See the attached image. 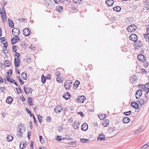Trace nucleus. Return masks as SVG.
<instances>
[{"instance_id": "nucleus-1", "label": "nucleus", "mask_w": 149, "mask_h": 149, "mask_svg": "<svg viewBox=\"0 0 149 149\" xmlns=\"http://www.w3.org/2000/svg\"><path fill=\"white\" fill-rule=\"evenodd\" d=\"M137 29V27L134 24L129 26L127 28V30L129 32L135 31Z\"/></svg>"}, {"instance_id": "nucleus-2", "label": "nucleus", "mask_w": 149, "mask_h": 149, "mask_svg": "<svg viewBox=\"0 0 149 149\" xmlns=\"http://www.w3.org/2000/svg\"><path fill=\"white\" fill-rule=\"evenodd\" d=\"M72 84L71 80H67L66 81V90H69L72 86Z\"/></svg>"}, {"instance_id": "nucleus-3", "label": "nucleus", "mask_w": 149, "mask_h": 149, "mask_svg": "<svg viewBox=\"0 0 149 149\" xmlns=\"http://www.w3.org/2000/svg\"><path fill=\"white\" fill-rule=\"evenodd\" d=\"M130 40L135 42L137 40L138 37L136 35L134 34H131L129 37Z\"/></svg>"}, {"instance_id": "nucleus-4", "label": "nucleus", "mask_w": 149, "mask_h": 149, "mask_svg": "<svg viewBox=\"0 0 149 149\" xmlns=\"http://www.w3.org/2000/svg\"><path fill=\"white\" fill-rule=\"evenodd\" d=\"M31 33V31L29 30L28 28H25L23 31V34L25 36H29Z\"/></svg>"}, {"instance_id": "nucleus-5", "label": "nucleus", "mask_w": 149, "mask_h": 149, "mask_svg": "<svg viewBox=\"0 0 149 149\" xmlns=\"http://www.w3.org/2000/svg\"><path fill=\"white\" fill-rule=\"evenodd\" d=\"M142 94V91L140 89L137 90L135 94V96L136 99H139Z\"/></svg>"}, {"instance_id": "nucleus-6", "label": "nucleus", "mask_w": 149, "mask_h": 149, "mask_svg": "<svg viewBox=\"0 0 149 149\" xmlns=\"http://www.w3.org/2000/svg\"><path fill=\"white\" fill-rule=\"evenodd\" d=\"M73 3L71 0H66V4H67V8H72Z\"/></svg>"}, {"instance_id": "nucleus-7", "label": "nucleus", "mask_w": 149, "mask_h": 149, "mask_svg": "<svg viewBox=\"0 0 149 149\" xmlns=\"http://www.w3.org/2000/svg\"><path fill=\"white\" fill-rule=\"evenodd\" d=\"M24 92L26 94H28L29 93H31L32 91L31 88L26 87L25 86L24 87Z\"/></svg>"}, {"instance_id": "nucleus-8", "label": "nucleus", "mask_w": 149, "mask_h": 149, "mask_svg": "<svg viewBox=\"0 0 149 149\" xmlns=\"http://www.w3.org/2000/svg\"><path fill=\"white\" fill-rule=\"evenodd\" d=\"M12 32V34L15 36H18L20 33L19 31L15 28L13 29Z\"/></svg>"}, {"instance_id": "nucleus-9", "label": "nucleus", "mask_w": 149, "mask_h": 149, "mask_svg": "<svg viewBox=\"0 0 149 149\" xmlns=\"http://www.w3.org/2000/svg\"><path fill=\"white\" fill-rule=\"evenodd\" d=\"M18 36H15L14 38L11 39V42L13 45H14L17 41L19 40V38Z\"/></svg>"}, {"instance_id": "nucleus-10", "label": "nucleus", "mask_w": 149, "mask_h": 149, "mask_svg": "<svg viewBox=\"0 0 149 149\" xmlns=\"http://www.w3.org/2000/svg\"><path fill=\"white\" fill-rule=\"evenodd\" d=\"M85 98V96L84 95L79 96L77 98V101L80 103H82L84 101Z\"/></svg>"}, {"instance_id": "nucleus-11", "label": "nucleus", "mask_w": 149, "mask_h": 149, "mask_svg": "<svg viewBox=\"0 0 149 149\" xmlns=\"http://www.w3.org/2000/svg\"><path fill=\"white\" fill-rule=\"evenodd\" d=\"M146 58V56L142 54H139L137 57L138 59L141 62L143 61L145 59V58Z\"/></svg>"}, {"instance_id": "nucleus-12", "label": "nucleus", "mask_w": 149, "mask_h": 149, "mask_svg": "<svg viewBox=\"0 0 149 149\" xmlns=\"http://www.w3.org/2000/svg\"><path fill=\"white\" fill-rule=\"evenodd\" d=\"M20 58L17 59L16 58H15L14 59V64L15 67L17 68L19 66V63H20Z\"/></svg>"}, {"instance_id": "nucleus-13", "label": "nucleus", "mask_w": 149, "mask_h": 149, "mask_svg": "<svg viewBox=\"0 0 149 149\" xmlns=\"http://www.w3.org/2000/svg\"><path fill=\"white\" fill-rule=\"evenodd\" d=\"M24 124L22 123L19 124L18 126V128L19 130H21V132H24L25 131V127L24 126Z\"/></svg>"}, {"instance_id": "nucleus-14", "label": "nucleus", "mask_w": 149, "mask_h": 149, "mask_svg": "<svg viewBox=\"0 0 149 149\" xmlns=\"http://www.w3.org/2000/svg\"><path fill=\"white\" fill-rule=\"evenodd\" d=\"M88 125L86 123H84L81 126V129L84 131H86L88 129Z\"/></svg>"}, {"instance_id": "nucleus-15", "label": "nucleus", "mask_w": 149, "mask_h": 149, "mask_svg": "<svg viewBox=\"0 0 149 149\" xmlns=\"http://www.w3.org/2000/svg\"><path fill=\"white\" fill-rule=\"evenodd\" d=\"M131 106L133 108L135 109H138L139 108L138 104L134 102H132L131 103Z\"/></svg>"}, {"instance_id": "nucleus-16", "label": "nucleus", "mask_w": 149, "mask_h": 149, "mask_svg": "<svg viewBox=\"0 0 149 149\" xmlns=\"http://www.w3.org/2000/svg\"><path fill=\"white\" fill-rule=\"evenodd\" d=\"M104 135L102 134H100L97 138V139L98 141L105 140V138Z\"/></svg>"}, {"instance_id": "nucleus-17", "label": "nucleus", "mask_w": 149, "mask_h": 149, "mask_svg": "<svg viewBox=\"0 0 149 149\" xmlns=\"http://www.w3.org/2000/svg\"><path fill=\"white\" fill-rule=\"evenodd\" d=\"M105 3L109 6H112L113 4L114 1L113 0H107Z\"/></svg>"}, {"instance_id": "nucleus-18", "label": "nucleus", "mask_w": 149, "mask_h": 149, "mask_svg": "<svg viewBox=\"0 0 149 149\" xmlns=\"http://www.w3.org/2000/svg\"><path fill=\"white\" fill-rule=\"evenodd\" d=\"M13 100V99L12 97L8 96L7 97L6 102L7 103L10 104L12 103Z\"/></svg>"}, {"instance_id": "nucleus-19", "label": "nucleus", "mask_w": 149, "mask_h": 149, "mask_svg": "<svg viewBox=\"0 0 149 149\" xmlns=\"http://www.w3.org/2000/svg\"><path fill=\"white\" fill-rule=\"evenodd\" d=\"M61 107L59 106L56 107L54 109V111L56 113H58L61 112Z\"/></svg>"}, {"instance_id": "nucleus-20", "label": "nucleus", "mask_w": 149, "mask_h": 149, "mask_svg": "<svg viewBox=\"0 0 149 149\" xmlns=\"http://www.w3.org/2000/svg\"><path fill=\"white\" fill-rule=\"evenodd\" d=\"M137 79V77L135 75H133L130 78V81L131 83L133 84L134 82Z\"/></svg>"}, {"instance_id": "nucleus-21", "label": "nucleus", "mask_w": 149, "mask_h": 149, "mask_svg": "<svg viewBox=\"0 0 149 149\" xmlns=\"http://www.w3.org/2000/svg\"><path fill=\"white\" fill-rule=\"evenodd\" d=\"M135 45L136 47H141L142 46L141 42L140 41H136L135 42Z\"/></svg>"}, {"instance_id": "nucleus-22", "label": "nucleus", "mask_w": 149, "mask_h": 149, "mask_svg": "<svg viewBox=\"0 0 149 149\" xmlns=\"http://www.w3.org/2000/svg\"><path fill=\"white\" fill-rule=\"evenodd\" d=\"M139 87L140 88H142L143 90H144L145 91H146L147 93L148 88L146 85L140 84L139 85Z\"/></svg>"}, {"instance_id": "nucleus-23", "label": "nucleus", "mask_w": 149, "mask_h": 149, "mask_svg": "<svg viewBox=\"0 0 149 149\" xmlns=\"http://www.w3.org/2000/svg\"><path fill=\"white\" fill-rule=\"evenodd\" d=\"M123 120L124 123H127L130 122V119L128 117H125L123 118Z\"/></svg>"}, {"instance_id": "nucleus-24", "label": "nucleus", "mask_w": 149, "mask_h": 149, "mask_svg": "<svg viewBox=\"0 0 149 149\" xmlns=\"http://www.w3.org/2000/svg\"><path fill=\"white\" fill-rule=\"evenodd\" d=\"M80 84V82L78 80H76L74 84V89L77 88Z\"/></svg>"}, {"instance_id": "nucleus-25", "label": "nucleus", "mask_w": 149, "mask_h": 149, "mask_svg": "<svg viewBox=\"0 0 149 149\" xmlns=\"http://www.w3.org/2000/svg\"><path fill=\"white\" fill-rule=\"evenodd\" d=\"M144 7L148 10L149 9V3L147 1H144Z\"/></svg>"}, {"instance_id": "nucleus-26", "label": "nucleus", "mask_w": 149, "mask_h": 149, "mask_svg": "<svg viewBox=\"0 0 149 149\" xmlns=\"http://www.w3.org/2000/svg\"><path fill=\"white\" fill-rule=\"evenodd\" d=\"M56 10L57 11L60 12H61L63 11V7L61 6H58L56 7Z\"/></svg>"}, {"instance_id": "nucleus-27", "label": "nucleus", "mask_w": 149, "mask_h": 149, "mask_svg": "<svg viewBox=\"0 0 149 149\" xmlns=\"http://www.w3.org/2000/svg\"><path fill=\"white\" fill-rule=\"evenodd\" d=\"M146 100L144 99H141L138 101V102L141 105H143L145 102V100Z\"/></svg>"}, {"instance_id": "nucleus-28", "label": "nucleus", "mask_w": 149, "mask_h": 149, "mask_svg": "<svg viewBox=\"0 0 149 149\" xmlns=\"http://www.w3.org/2000/svg\"><path fill=\"white\" fill-rule=\"evenodd\" d=\"M109 123V121L108 120H106V121L104 120L103 123H102V125L104 127H106L108 125Z\"/></svg>"}, {"instance_id": "nucleus-29", "label": "nucleus", "mask_w": 149, "mask_h": 149, "mask_svg": "<svg viewBox=\"0 0 149 149\" xmlns=\"http://www.w3.org/2000/svg\"><path fill=\"white\" fill-rule=\"evenodd\" d=\"M23 132H21V130H18L17 136L19 138H21L22 137Z\"/></svg>"}, {"instance_id": "nucleus-30", "label": "nucleus", "mask_w": 149, "mask_h": 149, "mask_svg": "<svg viewBox=\"0 0 149 149\" xmlns=\"http://www.w3.org/2000/svg\"><path fill=\"white\" fill-rule=\"evenodd\" d=\"M11 63L9 60H6L4 61V65L6 67H9L10 66Z\"/></svg>"}, {"instance_id": "nucleus-31", "label": "nucleus", "mask_w": 149, "mask_h": 149, "mask_svg": "<svg viewBox=\"0 0 149 149\" xmlns=\"http://www.w3.org/2000/svg\"><path fill=\"white\" fill-rule=\"evenodd\" d=\"M79 124H77L76 122H74V123L72 125V126L74 129H78L79 127Z\"/></svg>"}, {"instance_id": "nucleus-32", "label": "nucleus", "mask_w": 149, "mask_h": 149, "mask_svg": "<svg viewBox=\"0 0 149 149\" xmlns=\"http://www.w3.org/2000/svg\"><path fill=\"white\" fill-rule=\"evenodd\" d=\"M113 9L114 11L118 12L120 11L121 8L120 6H117L116 7H114L113 8Z\"/></svg>"}, {"instance_id": "nucleus-33", "label": "nucleus", "mask_w": 149, "mask_h": 149, "mask_svg": "<svg viewBox=\"0 0 149 149\" xmlns=\"http://www.w3.org/2000/svg\"><path fill=\"white\" fill-rule=\"evenodd\" d=\"M9 21V26L11 27V28H13L14 27V23L12 20L10 19H8Z\"/></svg>"}, {"instance_id": "nucleus-34", "label": "nucleus", "mask_w": 149, "mask_h": 149, "mask_svg": "<svg viewBox=\"0 0 149 149\" xmlns=\"http://www.w3.org/2000/svg\"><path fill=\"white\" fill-rule=\"evenodd\" d=\"M41 81L43 84H45L46 82V77H45L44 74H42L41 76Z\"/></svg>"}, {"instance_id": "nucleus-35", "label": "nucleus", "mask_w": 149, "mask_h": 149, "mask_svg": "<svg viewBox=\"0 0 149 149\" xmlns=\"http://www.w3.org/2000/svg\"><path fill=\"white\" fill-rule=\"evenodd\" d=\"M22 78L24 80L26 79V74L24 72H22L21 75Z\"/></svg>"}, {"instance_id": "nucleus-36", "label": "nucleus", "mask_w": 149, "mask_h": 149, "mask_svg": "<svg viewBox=\"0 0 149 149\" xmlns=\"http://www.w3.org/2000/svg\"><path fill=\"white\" fill-rule=\"evenodd\" d=\"M143 62L145 68L147 67L148 65V63L147 61H146V59H144Z\"/></svg>"}, {"instance_id": "nucleus-37", "label": "nucleus", "mask_w": 149, "mask_h": 149, "mask_svg": "<svg viewBox=\"0 0 149 149\" xmlns=\"http://www.w3.org/2000/svg\"><path fill=\"white\" fill-rule=\"evenodd\" d=\"M7 139L8 141L10 142L13 140V137L11 135H8L7 137Z\"/></svg>"}, {"instance_id": "nucleus-38", "label": "nucleus", "mask_w": 149, "mask_h": 149, "mask_svg": "<svg viewBox=\"0 0 149 149\" xmlns=\"http://www.w3.org/2000/svg\"><path fill=\"white\" fill-rule=\"evenodd\" d=\"M17 78L19 80L21 85H22L24 83V81L21 79V78L19 76H17Z\"/></svg>"}, {"instance_id": "nucleus-39", "label": "nucleus", "mask_w": 149, "mask_h": 149, "mask_svg": "<svg viewBox=\"0 0 149 149\" xmlns=\"http://www.w3.org/2000/svg\"><path fill=\"white\" fill-rule=\"evenodd\" d=\"M66 96L67 95V97H66V100H68L71 97V95L68 92H66Z\"/></svg>"}, {"instance_id": "nucleus-40", "label": "nucleus", "mask_w": 149, "mask_h": 149, "mask_svg": "<svg viewBox=\"0 0 149 149\" xmlns=\"http://www.w3.org/2000/svg\"><path fill=\"white\" fill-rule=\"evenodd\" d=\"M39 140L41 143H45V140L42 136H39Z\"/></svg>"}, {"instance_id": "nucleus-41", "label": "nucleus", "mask_w": 149, "mask_h": 149, "mask_svg": "<svg viewBox=\"0 0 149 149\" xmlns=\"http://www.w3.org/2000/svg\"><path fill=\"white\" fill-rule=\"evenodd\" d=\"M62 136H57V138L56 139V140L60 141H62V140H64L65 139V137H63L62 138H61V137Z\"/></svg>"}, {"instance_id": "nucleus-42", "label": "nucleus", "mask_w": 149, "mask_h": 149, "mask_svg": "<svg viewBox=\"0 0 149 149\" xmlns=\"http://www.w3.org/2000/svg\"><path fill=\"white\" fill-rule=\"evenodd\" d=\"M29 104L30 106H32L33 104L32 103V100L31 97L28 98Z\"/></svg>"}, {"instance_id": "nucleus-43", "label": "nucleus", "mask_w": 149, "mask_h": 149, "mask_svg": "<svg viewBox=\"0 0 149 149\" xmlns=\"http://www.w3.org/2000/svg\"><path fill=\"white\" fill-rule=\"evenodd\" d=\"M80 141L81 142L85 143L88 142L89 140L88 139H80Z\"/></svg>"}, {"instance_id": "nucleus-44", "label": "nucleus", "mask_w": 149, "mask_h": 149, "mask_svg": "<svg viewBox=\"0 0 149 149\" xmlns=\"http://www.w3.org/2000/svg\"><path fill=\"white\" fill-rule=\"evenodd\" d=\"M144 38L147 41H149V34H146L144 36Z\"/></svg>"}, {"instance_id": "nucleus-45", "label": "nucleus", "mask_w": 149, "mask_h": 149, "mask_svg": "<svg viewBox=\"0 0 149 149\" xmlns=\"http://www.w3.org/2000/svg\"><path fill=\"white\" fill-rule=\"evenodd\" d=\"M60 72L58 71V70L57 69L55 72V74L56 76L57 77H60Z\"/></svg>"}, {"instance_id": "nucleus-46", "label": "nucleus", "mask_w": 149, "mask_h": 149, "mask_svg": "<svg viewBox=\"0 0 149 149\" xmlns=\"http://www.w3.org/2000/svg\"><path fill=\"white\" fill-rule=\"evenodd\" d=\"M26 112L29 114L30 117H32L33 116V114L31 113V111L29 110L28 109V108H26Z\"/></svg>"}, {"instance_id": "nucleus-47", "label": "nucleus", "mask_w": 149, "mask_h": 149, "mask_svg": "<svg viewBox=\"0 0 149 149\" xmlns=\"http://www.w3.org/2000/svg\"><path fill=\"white\" fill-rule=\"evenodd\" d=\"M18 20L20 22H23L24 23H26V19L24 18H21L19 19H18Z\"/></svg>"}, {"instance_id": "nucleus-48", "label": "nucleus", "mask_w": 149, "mask_h": 149, "mask_svg": "<svg viewBox=\"0 0 149 149\" xmlns=\"http://www.w3.org/2000/svg\"><path fill=\"white\" fill-rule=\"evenodd\" d=\"M56 80L57 82L59 83L62 82L63 81L62 80H61V78L60 77H56Z\"/></svg>"}, {"instance_id": "nucleus-49", "label": "nucleus", "mask_w": 149, "mask_h": 149, "mask_svg": "<svg viewBox=\"0 0 149 149\" xmlns=\"http://www.w3.org/2000/svg\"><path fill=\"white\" fill-rule=\"evenodd\" d=\"M131 113V111H128L127 112H125L124 113V114H125V115L128 116L130 115Z\"/></svg>"}, {"instance_id": "nucleus-50", "label": "nucleus", "mask_w": 149, "mask_h": 149, "mask_svg": "<svg viewBox=\"0 0 149 149\" xmlns=\"http://www.w3.org/2000/svg\"><path fill=\"white\" fill-rule=\"evenodd\" d=\"M37 116L38 119V120L39 123H41L42 122V117L40 115H38Z\"/></svg>"}, {"instance_id": "nucleus-51", "label": "nucleus", "mask_w": 149, "mask_h": 149, "mask_svg": "<svg viewBox=\"0 0 149 149\" xmlns=\"http://www.w3.org/2000/svg\"><path fill=\"white\" fill-rule=\"evenodd\" d=\"M75 3H79V4H82V0H73Z\"/></svg>"}, {"instance_id": "nucleus-52", "label": "nucleus", "mask_w": 149, "mask_h": 149, "mask_svg": "<svg viewBox=\"0 0 149 149\" xmlns=\"http://www.w3.org/2000/svg\"><path fill=\"white\" fill-rule=\"evenodd\" d=\"M21 143H20V144L19 148H21V149H24L26 146V144L25 143H23V145L22 146V147H21Z\"/></svg>"}, {"instance_id": "nucleus-53", "label": "nucleus", "mask_w": 149, "mask_h": 149, "mask_svg": "<svg viewBox=\"0 0 149 149\" xmlns=\"http://www.w3.org/2000/svg\"><path fill=\"white\" fill-rule=\"evenodd\" d=\"M46 120L48 122H50L51 121V119L50 116H48L46 117Z\"/></svg>"}, {"instance_id": "nucleus-54", "label": "nucleus", "mask_w": 149, "mask_h": 149, "mask_svg": "<svg viewBox=\"0 0 149 149\" xmlns=\"http://www.w3.org/2000/svg\"><path fill=\"white\" fill-rule=\"evenodd\" d=\"M6 40L5 37H2L0 38V42H3L5 41Z\"/></svg>"}, {"instance_id": "nucleus-55", "label": "nucleus", "mask_w": 149, "mask_h": 149, "mask_svg": "<svg viewBox=\"0 0 149 149\" xmlns=\"http://www.w3.org/2000/svg\"><path fill=\"white\" fill-rule=\"evenodd\" d=\"M17 47V46H13L12 47L13 51L14 52H15L17 51V49H16Z\"/></svg>"}, {"instance_id": "nucleus-56", "label": "nucleus", "mask_w": 149, "mask_h": 149, "mask_svg": "<svg viewBox=\"0 0 149 149\" xmlns=\"http://www.w3.org/2000/svg\"><path fill=\"white\" fill-rule=\"evenodd\" d=\"M7 74L9 77H10L12 74V70H9L7 73Z\"/></svg>"}, {"instance_id": "nucleus-57", "label": "nucleus", "mask_w": 149, "mask_h": 149, "mask_svg": "<svg viewBox=\"0 0 149 149\" xmlns=\"http://www.w3.org/2000/svg\"><path fill=\"white\" fill-rule=\"evenodd\" d=\"M2 13L3 12L5 17H6V13L5 9L4 6L2 8Z\"/></svg>"}, {"instance_id": "nucleus-58", "label": "nucleus", "mask_w": 149, "mask_h": 149, "mask_svg": "<svg viewBox=\"0 0 149 149\" xmlns=\"http://www.w3.org/2000/svg\"><path fill=\"white\" fill-rule=\"evenodd\" d=\"M78 114L80 115L82 117H83L84 116H85L84 114L81 111L78 112Z\"/></svg>"}, {"instance_id": "nucleus-59", "label": "nucleus", "mask_w": 149, "mask_h": 149, "mask_svg": "<svg viewBox=\"0 0 149 149\" xmlns=\"http://www.w3.org/2000/svg\"><path fill=\"white\" fill-rule=\"evenodd\" d=\"M18 87H19L18 88V89L19 91L21 93H23V91H22V89H21V86L20 85H19L18 86Z\"/></svg>"}, {"instance_id": "nucleus-60", "label": "nucleus", "mask_w": 149, "mask_h": 149, "mask_svg": "<svg viewBox=\"0 0 149 149\" xmlns=\"http://www.w3.org/2000/svg\"><path fill=\"white\" fill-rule=\"evenodd\" d=\"M141 70L142 72L145 73V74H146L147 73V71L146 70L144 69H141Z\"/></svg>"}, {"instance_id": "nucleus-61", "label": "nucleus", "mask_w": 149, "mask_h": 149, "mask_svg": "<svg viewBox=\"0 0 149 149\" xmlns=\"http://www.w3.org/2000/svg\"><path fill=\"white\" fill-rule=\"evenodd\" d=\"M147 147L146 145L145 144L140 148L141 149H146Z\"/></svg>"}, {"instance_id": "nucleus-62", "label": "nucleus", "mask_w": 149, "mask_h": 149, "mask_svg": "<svg viewBox=\"0 0 149 149\" xmlns=\"http://www.w3.org/2000/svg\"><path fill=\"white\" fill-rule=\"evenodd\" d=\"M146 86H147L148 87H147L148 88L147 91V93H148V92H149V83L147 84L146 85Z\"/></svg>"}, {"instance_id": "nucleus-63", "label": "nucleus", "mask_w": 149, "mask_h": 149, "mask_svg": "<svg viewBox=\"0 0 149 149\" xmlns=\"http://www.w3.org/2000/svg\"><path fill=\"white\" fill-rule=\"evenodd\" d=\"M3 51L4 54L7 53L8 52V49H6L5 50L4 49H3Z\"/></svg>"}, {"instance_id": "nucleus-64", "label": "nucleus", "mask_w": 149, "mask_h": 149, "mask_svg": "<svg viewBox=\"0 0 149 149\" xmlns=\"http://www.w3.org/2000/svg\"><path fill=\"white\" fill-rule=\"evenodd\" d=\"M1 88L0 89V90L1 92H4V90L5 89V87H0Z\"/></svg>"}]
</instances>
